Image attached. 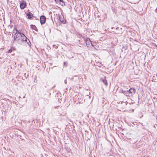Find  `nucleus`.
Returning <instances> with one entry per match:
<instances>
[{
  "label": "nucleus",
  "mask_w": 157,
  "mask_h": 157,
  "mask_svg": "<svg viewBox=\"0 0 157 157\" xmlns=\"http://www.w3.org/2000/svg\"><path fill=\"white\" fill-rule=\"evenodd\" d=\"M125 93H126V94H125V95L126 96H128L129 97L132 96H131V91H130V89H129L128 90L125 91Z\"/></svg>",
  "instance_id": "9b49d317"
},
{
  "label": "nucleus",
  "mask_w": 157,
  "mask_h": 157,
  "mask_svg": "<svg viewBox=\"0 0 157 157\" xmlns=\"http://www.w3.org/2000/svg\"><path fill=\"white\" fill-rule=\"evenodd\" d=\"M59 19L60 21L63 24H65L66 23V20L64 19L63 16H59Z\"/></svg>",
  "instance_id": "6e6552de"
},
{
  "label": "nucleus",
  "mask_w": 157,
  "mask_h": 157,
  "mask_svg": "<svg viewBox=\"0 0 157 157\" xmlns=\"http://www.w3.org/2000/svg\"><path fill=\"white\" fill-rule=\"evenodd\" d=\"M137 140H135V141H134V143H136V142H137Z\"/></svg>",
  "instance_id": "412c9836"
},
{
  "label": "nucleus",
  "mask_w": 157,
  "mask_h": 157,
  "mask_svg": "<svg viewBox=\"0 0 157 157\" xmlns=\"http://www.w3.org/2000/svg\"><path fill=\"white\" fill-rule=\"evenodd\" d=\"M15 40H14V39L12 40L13 43L14 42Z\"/></svg>",
  "instance_id": "a211bd4d"
},
{
  "label": "nucleus",
  "mask_w": 157,
  "mask_h": 157,
  "mask_svg": "<svg viewBox=\"0 0 157 157\" xmlns=\"http://www.w3.org/2000/svg\"><path fill=\"white\" fill-rule=\"evenodd\" d=\"M26 16L28 17V18L29 19H32L33 17V14L30 12L27 13L26 14Z\"/></svg>",
  "instance_id": "0eeeda50"
},
{
  "label": "nucleus",
  "mask_w": 157,
  "mask_h": 157,
  "mask_svg": "<svg viewBox=\"0 0 157 157\" xmlns=\"http://www.w3.org/2000/svg\"><path fill=\"white\" fill-rule=\"evenodd\" d=\"M46 18L44 15H41L40 17V23L41 25L44 24L46 21Z\"/></svg>",
  "instance_id": "20e7f679"
},
{
  "label": "nucleus",
  "mask_w": 157,
  "mask_h": 157,
  "mask_svg": "<svg viewBox=\"0 0 157 157\" xmlns=\"http://www.w3.org/2000/svg\"><path fill=\"white\" fill-rule=\"evenodd\" d=\"M26 2L24 0H22L20 3V7L21 9H23L26 7Z\"/></svg>",
  "instance_id": "7ed1b4c3"
},
{
  "label": "nucleus",
  "mask_w": 157,
  "mask_h": 157,
  "mask_svg": "<svg viewBox=\"0 0 157 157\" xmlns=\"http://www.w3.org/2000/svg\"><path fill=\"white\" fill-rule=\"evenodd\" d=\"M14 40H16V41L19 44H21L24 42L25 41L27 42L28 44L29 45V42H27V40L31 44L29 40L22 33L17 35L16 36H14Z\"/></svg>",
  "instance_id": "f257e3e1"
},
{
  "label": "nucleus",
  "mask_w": 157,
  "mask_h": 157,
  "mask_svg": "<svg viewBox=\"0 0 157 157\" xmlns=\"http://www.w3.org/2000/svg\"><path fill=\"white\" fill-rule=\"evenodd\" d=\"M86 43L87 47H91V46H94V45L92 43V42L91 41L89 38H87L86 40Z\"/></svg>",
  "instance_id": "f03ea898"
},
{
  "label": "nucleus",
  "mask_w": 157,
  "mask_h": 157,
  "mask_svg": "<svg viewBox=\"0 0 157 157\" xmlns=\"http://www.w3.org/2000/svg\"><path fill=\"white\" fill-rule=\"evenodd\" d=\"M13 33L15 34V36H16V35L18 34H20L21 33L16 28H14L13 31Z\"/></svg>",
  "instance_id": "39448f33"
},
{
  "label": "nucleus",
  "mask_w": 157,
  "mask_h": 157,
  "mask_svg": "<svg viewBox=\"0 0 157 157\" xmlns=\"http://www.w3.org/2000/svg\"><path fill=\"white\" fill-rule=\"evenodd\" d=\"M30 27L32 29L36 31V32L38 31V30L35 25H30Z\"/></svg>",
  "instance_id": "9d476101"
},
{
  "label": "nucleus",
  "mask_w": 157,
  "mask_h": 157,
  "mask_svg": "<svg viewBox=\"0 0 157 157\" xmlns=\"http://www.w3.org/2000/svg\"><path fill=\"white\" fill-rule=\"evenodd\" d=\"M129 89L131 91V96H132L135 93V90L133 88H131Z\"/></svg>",
  "instance_id": "1a4fd4ad"
},
{
  "label": "nucleus",
  "mask_w": 157,
  "mask_h": 157,
  "mask_svg": "<svg viewBox=\"0 0 157 157\" xmlns=\"http://www.w3.org/2000/svg\"><path fill=\"white\" fill-rule=\"evenodd\" d=\"M12 51V49H9L8 51V53H11Z\"/></svg>",
  "instance_id": "2eb2a0df"
},
{
  "label": "nucleus",
  "mask_w": 157,
  "mask_h": 157,
  "mask_svg": "<svg viewBox=\"0 0 157 157\" xmlns=\"http://www.w3.org/2000/svg\"><path fill=\"white\" fill-rule=\"evenodd\" d=\"M156 76H157V75H156Z\"/></svg>",
  "instance_id": "5701e85b"
},
{
  "label": "nucleus",
  "mask_w": 157,
  "mask_h": 157,
  "mask_svg": "<svg viewBox=\"0 0 157 157\" xmlns=\"http://www.w3.org/2000/svg\"><path fill=\"white\" fill-rule=\"evenodd\" d=\"M61 4L63 6H65V4L63 0H59L58 2Z\"/></svg>",
  "instance_id": "f8f14e48"
},
{
  "label": "nucleus",
  "mask_w": 157,
  "mask_h": 157,
  "mask_svg": "<svg viewBox=\"0 0 157 157\" xmlns=\"http://www.w3.org/2000/svg\"><path fill=\"white\" fill-rule=\"evenodd\" d=\"M56 2L58 3V2L59 0H55Z\"/></svg>",
  "instance_id": "6ab92c4d"
},
{
  "label": "nucleus",
  "mask_w": 157,
  "mask_h": 157,
  "mask_svg": "<svg viewBox=\"0 0 157 157\" xmlns=\"http://www.w3.org/2000/svg\"><path fill=\"white\" fill-rule=\"evenodd\" d=\"M67 82L66 80H65L64 81V83H65V84H67Z\"/></svg>",
  "instance_id": "aec40b11"
},
{
  "label": "nucleus",
  "mask_w": 157,
  "mask_h": 157,
  "mask_svg": "<svg viewBox=\"0 0 157 157\" xmlns=\"http://www.w3.org/2000/svg\"><path fill=\"white\" fill-rule=\"evenodd\" d=\"M155 11L157 13V8H156V9L155 10Z\"/></svg>",
  "instance_id": "4be33fe9"
},
{
  "label": "nucleus",
  "mask_w": 157,
  "mask_h": 157,
  "mask_svg": "<svg viewBox=\"0 0 157 157\" xmlns=\"http://www.w3.org/2000/svg\"><path fill=\"white\" fill-rule=\"evenodd\" d=\"M63 64L64 65H65L66 66H67V63L66 62H64Z\"/></svg>",
  "instance_id": "f3484780"
},
{
  "label": "nucleus",
  "mask_w": 157,
  "mask_h": 157,
  "mask_svg": "<svg viewBox=\"0 0 157 157\" xmlns=\"http://www.w3.org/2000/svg\"><path fill=\"white\" fill-rule=\"evenodd\" d=\"M77 98H78V101L79 103H82L83 101H84V100H83V99L82 98L80 97V95L77 96Z\"/></svg>",
  "instance_id": "ddd939ff"
},
{
  "label": "nucleus",
  "mask_w": 157,
  "mask_h": 157,
  "mask_svg": "<svg viewBox=\"0 0 157 157\" xmlns=\"http://www.w3.org/2000/svg\"><path fill=\"white\" fill-rule=\"evenodd\" d=\"M100 80L103 82V83L106 86L108 85V83L105 77H104V78H101Z\"/></svg>",
  "instance_id": "423d86ee"
},
{
  "label": "nucleus",
  "mask_w": 157,
  "mask_h": 157,
  "mask_svg": "<svg viewBox=\"0 0 157 157\" xmlns=\"http://www.w3.org/2000/svg\"><path fill=\"white\" fill-rule=\"evenodd\" d=\"M135 145V146L134 145H133V147H134V148H137L139 147V145H137L136 144Z\"/></svg>",
  "instance_id": "dca6fc26"
},
{
  "label": "nucleus",
  "mask_w": 157,
  "mask_h": 157,
  "mask_svg": "<svg viewBox=\"0 0 157 157\" xmlns=\"http://www.w3.org/2000/svg\"><path fill=\"white\" fill-rule=\"evenodd\" d=\"M119 92L121 93H123L125 95L126 94V93H125V91L123 90L122 89H120L119 90Z\"/></svg>",
  "instance_id": "4468645a"
}]
</instances>
